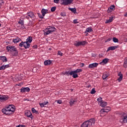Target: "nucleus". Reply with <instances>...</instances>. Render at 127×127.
<instances>
[{
    "instance_id": "nucleus-11",
    "label": "nucleus",
    "mask_w": 127,
    "mask_h": 127,
    "mask_svg": "<svg viewBox=\"0 0 127 127\" xmlns=\"http://www.w3.org/2000/svg\"><path fill=\"white\" fill-rule=\"evenodd\" d=\"M9 98V97L7 95H0V102L1 101H7Z\"/></svg>"
},
{
    "instance_id": "nucleus-7",
    "label": "nucleus",
    "mask_w": 127,
    "mask_h": 127,
    "mask_svg": "<svg viewBox=\"0 0 127 127\" xmlns=\"http://www.w3.org/2000/svg\"><path fill=\"white\" fill-rule=\"evenodd\" d=\"M73 75H72L73 78L74 79L76 78H78V73H80V72H82V69L78 68L75 70H73Z\"/></svg>"
},
{
    "instance_id": "nucleus-36",
    "label": "nucleus",
    "mask_w": 127,
    "mask_h": 127,
    "mask_svg": "<svg viewBox=\"0 0 127 127\" xmlns=\"http://www.w3.org/2000/svg\"><path fill=\"white\" fill-rule=\"evenodd\" d=\"M55 10H56V6L52 7L51 9V11H52V12H54Z\"/></svg>"
},
{
    "instance_id": "nucleus-19",
    "label": "nucleus",
    "mask_w": 127,
    "mask_h": 127,
    "mask_svg": "<svg viewBox=\"0 0 127 127\" xmlns=\"http://www.w3.org/2000/svg\"><path fill=\"white\" fill-rule=\"evenodd\" d=\"M41 13L43 16H45V14H46V13H48V9L43 8L41 10Z\"/></svg>"
},
{
    "instance_id": "nucleus-45",
    "label": "nucleus",
    "mask_w": 127,
    "mask_h": 127,
    "mask_svg": "<svg viewBox=\"0 0 127 127\" xmlns=\"http://www.w3.org/2000/svg\"><path fill=\"white\" fill-rule=\"evenodd\" d=\"M39 105H40V107H41V108H43V107H44V103H39Z\"/></svg>"
},
{
    "instance_id": "nucleus-18",
    "label": "nucleus",
    "mask_w": 127,
    "mask_h": 127,
    "mask_svg": "<svg viewBox=\"0 0 127 127\" xmlns=\"http://www.w3.org/2000/svg\"><path fill=\"white\" fill-rule=\"evenodd\" d=\"M110 111H111V107H108L107 111L105 109H102L100 110V113H101V114H105V113H108Z\"/></svg>"
},
{
    "instance_id": "nucleus-16",
    "label": "nucleus",
    "mask_w": 127,
    "mask_h": 127,
    "mask_svg": "<svg viewBox=\"0 0 127 127\" xmlns=\"http://www.w3.org/2000/svg\"><path fill=\"white\" fill-rule=\"evenodd\" d=\"M109 60H110V59H108V58H106L102 60V61L100 63V65H104V64H107V63H108L109 62Z\"/></svg>"
},
{
    "instance_id": "nucleus-54",
    "label": "nucleus",
    "mask_w": 127,
    "mask_h": 127,
    "mask_svg": "<svg viewBox=\"0 0 127 127\" xmlns=\"http://www.w3.org/2000/svg\"><path fill=\"white\" fill-rule=\"evenodd\" d=\"M84 66H85V64H81V67H84Z\"/></svg>"
},
{
    "instance_id": "nucleus-38",
    "label": "nucleus",
    "mask_w": 127,
    "mask_h": 127,
    "mask_svg": "<svg viewBox=\"0 0 127 127\" xmlns=\"http://www.w3.org/2000/svg\"><path fill=\"white\" fill-rule=\"evenodd\" d=\"M58 55H59L60 56H63V53H62L61 51H59L58 52Z\"/></svg>"
},
{
    "instance_id": "nucleus-15",
    "label": "nucleus",
    "mask_w": 127,
    "mask_h": 127,
    "mask_svg": "<svg viewBox=\"0 0 127 127\" xmlns=\"http://www.w3.org/2000/svg\"><path fill=\"white\" fill-rule=\"evenodd\" d=\"M52 62H53V61H51L50 60H46L44 63L45 66H48L49 65H51V64H52Z\"/></svg>"
},
{
    "instance_id": "nucleus-49",
    "label": "nucleus",
    "mask_w": 127,
    "mask_h": 127,
    "mask_svg": "<svg viewBox=\"0 0 127 127\" xmlns=\"http://www.w3.org/2000/svg\"><path fill=\"white\" fill-rule=\"evenodd\" d=\"M112 40V38H108L106 41V42H109V41H111Z\"/></svg>"
},
{
    "instance_id": "nucleus-6",
    "label": "nucleus",
    "mask_w": 127,
    "mask_h": 127,
    "mask_svg": "<svg viewBox=\"0 0 127 127\" xmlns=\"http://www.w3.org/2000/svg\"><path fill=\"white\" fill-rule=\"evenodd\" d=\"M61 4L63 5H69L73 2V0H61Z\"/></svg>"
},
{
    "instance_id": "nucleus-13",
    "label": "nucleus",
    "mask_w": 127,
    "mask_h": 127,
    "mask_svg": "<svg viewBox=\"0 0 127 127\" xmlns=\"http://www.w3.org/2000/svg\"><path fill=\"white\" fill-rule=\"evenodd\" d=\"M18 23H19L20 28H22V29H24V28H25V26H24V23L23 21V20H21L20 19L19 20V21L18 22Z\"/></svg>"
},
{
    "instance_id": "nucleus-43",
    "label": "nucleus",
    "mask_w": 127,
    "mask_h": 127,
    "mask_svg": "<svg viewBox=\"0 0 127 127\" xmlns=\"http://www.w3.org/2000/svg\"><path fill=\"white\" fill-rule=\"evenodd\" d=\"M43 104H44V106H46V105H48V104H49V102L48 101H46L44 102Z\"/></svg>"
},
{
    "instance_id": "nucleus-44",
    "label": "nucleus",
    "mask_w": 127,
    "mask_h": 127,
    "mask_svg": "<svg viewBox=\"0 0 127 127\" xmlns=\"http://www.w3.org/2000/svg\"><path fill=\"white\" fill-rule=\"evenodd\" d=\"M61 15L62 16H66V13H64V12H62L61 13Z\"/></svg>"
},
{
    "instance_id": "nucleus-12",
    "label": "nucleus",
    "mask_w": 127,
    "mask_h": 127,
    "mask_svg": "<svg viewBox=\"0 0 127 127\" xmlns=\"http://www.w3.org/2000/svg\"><path fill=\"white\" fill-rule=\"evenodd\" d=\"M30 88L29 87H22L20 89L21 93H25L26 92H30Z\"/></svg>"
},
{
    "instance_id": "nucleus-25",
    "label": "nucleus",
    "mask_w": 127,
    "mask_h": 127,
    "mask_svg": "<svg viewBox=\"0 0 127 127\" xmlns=\"http://www.w3.org/2000/svg\"><path fill=\"white\" fill-rule=\"evenodd\" d=\"M114 19V17H110L108 20H106L105 21V23H110V22H112L113 20Z\"/></svg>"
},
{
    "instance_id": "nucleus-14",
    "label": "nucleus",
    "mask_w": 127,
    "mask_h": 127,
    "mask_svg": "<svg viewBox=\"0 0 127 127\" xmlns=\"http://www.w3.org/2000/svg\"><path fill=\"white\" fill-rule=\"evenodd\" d=\"M98 65H99V64L97 63L91 64H89L88 68H89L90 69H92V68H96V67L98 66Z\"/></svg>"
},
{
    "instance_id": "nucleus-58",
    "label": "nucleus",
    "mask_w": 127,
    "mask_h": 127,
    "mask_svg": "<svg viewBox=\"0 0 127 127\" xmlns=\"http://www.w3.org/2000/svg\"><path fill=\"white\" fill-rule=\"evenodd\" d=\"M0 26H1V24L0 23Z\"/></svg>"
},
{
    "instance_id": "nucleus-32",
    "label": "nucleus",
    "mask_w": 127,
    "mask_h": 127,
    "mask_svg": "<svg viewBox=\"0 0 127 127\" xmlns=\"http://www.w3.org/2000/svg\"><path fill=\"white\" fill-rule=\"evenodd\" d=\"M113 42H114L115 43H118V42H119V39H118V38H116V37H113Z\"/></svg>"
},
{
    "instance_id": "nucleus-26",
    "label": "nucleus",
    "mask_w": 127,
    "mask_h": 127,
    "mask_svg": "<svg viewBox=\"0 0 127 127\" xmlns=\"http://www.w3.org/2000/svg\"><path fill=\"white\" fill-rule=\"evenodd\" d=\"M100 105L102 108H104V107H106L107 105H108V103H107V102L102 101V102L100 103Z\"/></svg>"
},
{
    "instance_id": "nucleus-42",
    "label": "nucleus",
    "mask_w": 127,
    "mask_h": 127,
    "mask_svg": "<svg viewBox=\"0 0 127 127\" xmlns=\"http://www.w3.org/2000/svg\"><path fill=\"white\" fill-rule=\"evenodd\" d=\"M73 23L74 24H76L77 23H79V22H78L77 19H74V20H73Z\"/></svg>"
},
{
    "instance_id": "nucleus-50",
    "label": "nucleus",
    "mask_w": 127,
    "mask_h": 127,
    "mask_svg": "<svg viewBox=\"0 0 127 127\" xmlns=\"http://www.w3.org/2000/svg\"><path fill=\"white\" fill-rule=\"evenodd\" d=\"M124 64H127V59H125V62H124Z\"/></svg>"
},
{
    "instance_id": "nucleus-3",
    "label": "nucleus",
    "mask_w": 127,
    "mask_h": 127,
    "mask_svg": "<svg viewBox=\"0 0 127 127\" xmlns=\"http://www.w3.org/2000/svg\"><path fill=\"white\" fill-rule=\"evenodd\" d=\"M6 50L8 52H13V56H17L18 55V51L15 47L12 46H7L6 47Z\"/></svg>"
},
{
    "instance_id": "nucleus-52",
    "label": "nucleus",
    "mask_w": 127,
    "mask_h": 127,
    "mask_svg": "<svg viewBox=\"0 0 127 127\" xmlns=\"http://www.w3.org/2000/svg\"><path fill=\"white\" fill-rule=\"evenodd\" d=\"M124 67L125 68H127V64H124Z\"/></svg>"
},
{
    "instance_id": "nucleus-57",
    "label": "nucleus",
    "mask_w": 127,
    "mask_h": 127,
    "mask_svg": "<svg viewBox=\"0 0 127 127\" xmlns=\"http://www.w3.org/2000/svg\"><path fill=\"white\" fill-rule=\"evenodd\" d=\"M104 109H105L106 111H108V107H107V108H105Z\"/></svg>"
},
{
    "instance_id": "nucleus-53",
    "label": "nucleus",
    "mask_w": 127,
    "mask_h": 127,
    "mask_svg": "<svg viewBox=\"0 0 127 127\" xmlns=\"http://www.w3.org/2000/svg\"><path fill=\"white\" fill-rule=\"evenodd\" d=\"M32 47H33V48H37V45H35L33 46Z\"/></svg>"
},
{
    "instance_id": "nucleus-10",
    "label": "nucleus",
    "mask_w": 127,
    "mask_h": 127,
    "mask_svg": "<svg viewBox=\"0 0 127 127\" xmlns=\"http://www.w3.org/2000/svg\"><path fill=\"white\" fill-rule=\"evenodd\" d=\"M25 115L26 116V117H27V118H31V119H32L33 118V116H32V113H31V112H30V111L29 110L25 112Z\"/></svg>"
},
{
    "instance_id": "nucleus-46",
    "label": "nucleus",
    "mask_w": 127,
    "mask_h": 127,
    "mask_svg": "<svg viewBox=\"0 0 127 127\" xmlns=\"http://www.w3.org/2000/svg\"><path fill=\"white\" fill-rule=\"evenodd\" d=\"M60 1V0H54V2H55V3H59Z\"/></svg>"
},
{
    "instance_id": "nucleus-35",
    "label": "nucleus",
    "mask_w": 127,
    "mask_h": 127,
    "mask_svg": "<svg viewBox=\"0 0 127 127\" xmlns=\"http://www.w3.org/2000/svg\"><path fill=\"white\" fill-rule=\"evenodd\" d=\"M90 94H92V95L94 94H96V90H95V88H93L91 92H90Z\"/></svg>"
},
{
    "instance_id": "nucleus-55",
    "label": "nucleus",
    "mask_w": 127,
    "mask_h": 127,
    "mask_svg": "<svg viewBox=\"0 0 127 127\" xmlns=\"http://www.w3.org/2000/svg\"><path fill=\"white\" fill-rule=\"evenodd\" d=\"M124 16L127 17V13H126L124 15Z\"/></svg>"
},
{
    "instance_id": "nucleus-37",
    "label": "nucleus",
    "mask_w": 127,
    "mask_h": 127,
    "mask_svg": "<svg viewBox=\"0 0 127 127\" xmlns=\"http://www.w3.org/2000/svg\"><path fill=\"white\" fill-rule=\"evenodd\" d=\"M37 14L40 18H41V19L44 18L43 15H41L40 13H38Z\"/></svg>"
},
{
    "instance_id": "nucleus-33",
    "label": "nucleus",
    "mask_w": 127,
    "mask_h": 127,
    "mask_svg": "<svg viewBox=\"0 0 127 127\" xmlns=\"http://www.w3.org/2000/svg\"><path fill=\"white\" fill-rule=\"evenodd\" d=\"M74 46H76V47H79V46H81L80 45V42H77L76 41L75 43H74Z\"/></svg>"
},
{
    "instance_id": "nucleus-1",
    "label": "nucleus",
    "mask_w": 127,
    "mask_h": 127,
    "mask_svg": "<svg viewBox=\"0 0 127 127\" xmlns=\"http://www.w3.org/2000/svg\"><path fill=\"white\" fill-rule=\"evenodd\" d=\"M2 113L5 115H11L13 113L15 112V109H14V105H9L5 107V108L2 109Z\"/></svg>"
},
{
    "instance_id": "nucleus-20",
    "label": "nucleus",
    "mask_w": 127,
    "mask_h": 127,
    "mask_svg": "<svg viewBox=\"0 0 127 127\" xmlns=\"http://www.w3.org/2000/svg\"><path fill=\"white\" fill-rule=\"evenodd\" d=\"M119 46H111L109 47L108 48L107 51H110V50H115V49H117V48H118Z\"/></svg>"
},
{
    "instance_id": "nucleus-28",
    "label": "nucleus",
    "mask_w": 127,
    "mask_h": 127,
    "mask_svg": "<svg viewBox=\"0 0 127 127\" xmlns=\"http://www.w3.org/2000/svg\"><path fill=\"white\" fill-rule=\"evenodd\" d=\"M79 43H80V46L81 45L82 46H84L86 45V44H88V42H86L85 41L79 42Z\"/></svg>"
},
{
    "instance_id": "nucleus-47",
    "label": "nucleus",
    "mask_w": 127,
    "mask_h": 127,
    "mask_svg": "<svg viewBox=\"0 0 127 127\" xmlns=\"http://www.w3.org/2000/svg\"><path fill=\"white\" fill-rule=\"evenodd\" d=\"M108 12L110 13V12H112V11H113L112 9H111L110 8H108V10H107Z\"/></svg>"
},
{
    "instance_id": "nucleus-5",
    "label": "nucleus",
    "mask_w": 127,
    "mask_h": 127,
    "mask_svg": "<svg viewBox=\"0 0 127 127\" xmlns=\"http://www.w3.org/2000/svg\"><path fill=\"white\" fill-rule=\"evenodd\" d=\"M92 124H95V119H91L87 121L84 122L81 126V127H89L92 126Z\"/></svg>"
},
{
    "instance_id": "nucleus-39",
    "label": "nucleus",
    "mask_w": 127,
    "mask_h": 127,
    "mask_svg": "<svg viewBox=\"0 0 127 127\" xmlns=\"http://www.w3.org/2000/svg\"><path fill=\"white\" fill-rule=\"evenodd\" d=\"M5 69V67H4V65H2L0 67V70H4Z\"/></svg>"
},
{
    "instance_id": "nucleus-21",
    "label": "nucleus",
    "mask_w": 127,
    "mask_h": 127,
    "mask_svg": "<svg viewBox=\"0 0 127 127\" xmlns=\"http://www.w3.org/2000/svg\"><path fill=\"white\" fill-rule=\"evenodd\" d=\"M0 60L2 61L3 63L7 62V58L6 56H0Z\"/></svg>"
},
{
    "instance_id": "nucleus-30",
    "label": "nucleus",
    "mask_w": 127,
    "mask_h": 127,
    "mask_svg": "<svg viewBox=\"0 0 127 127\" xmlns=\"http://www.w3.org/2000/svg\"><path fill=\"white\" fill-rule=\"evenodd\" d=\"M75 102H77V100H76V99H74V100L71 99L70 100V101L69 102L70 105L73 106V105H74V104H75Z\"/></svg>"
},
{
    "instance_id": "nucleus-24",
    "label": "nucleus",
    "mask_w": 127,
    "mask_h": 127,
    "mask_svg": "<svg viewBox=\"0 0 127 127\" xmlns=\"http://www.w3.org/2000/svg\"><path fill=\"white\" fill-rule=\"evenodd\" d=\"M118 76H119V77L118 78V81H119V82H121V81L123 80V74H122V72H120L118 73Z\"/></svg>"
},
{
    "instance_id": "nucleus-34",
    "label": "nucleus",
    "mask_w": 127,
    "mask_h": 127,
    "mask_svg": "<svg viewBox=\"0 0 127 127\" xmlns=\"http://www.w3.org/2000/svg\"><path fill=\"white\" fill-rule=\"evenodd\" d=\"M97 101L99 102V104L103 102V98L102 97H99L97 99Z\"/></svg>"
},
{
    "instance_id": "nucleus-48",
    "label": "nucleus",
    "mask_w": 127,
    "mask_h": 127,
    "mask_svg": "<svg viewBox=\"0 0 127 127\" xmlns=\"http://www.w3.org/2000/svg\"><path fill=\"white\" fill-rule=\"evenodd\" d=\"M4 67H5V69L6 68H8V67H9V64L4 65Z\"/></svg>"
},
{
    "instance_id": "nucleus-41",
    "label": "nucleus",
    "mask_w": 127,
    "mask_h": 127,
    "mask_svg": "<svg viewBox=\"0 0 127 127\" xmlns=\"http://www.w3.org/2000/svg\"><path fill=\"white\" fill-rule=\"evenodd\" d=\"M57 102L58 103V104H59L60 105H61V104H62V100H57Z\"/></svg>"
},
{
    "instance_id": "nucleus-59",
    "label": "nucleus",
    "mask_w": 127,
    "mask_h": 127,
    "mask_svg": "<svg viewBox=\"0 0 127 127\" xmlns=\"http://www.w3.org/2000/svg\"><path fill=\"white\" fill-rule=\"evenodd\" d=\"M49 50H51V48H50V49H49Z\"/></svg>"
},
{
    "instance_id": "nucleus-23",
    "label": "nucleus",
    "mask_w": 127,
    "mask_h": 127,
    "mask_svg": "<svg viewBox=\"0 0 127 127\" xmlns=\"http://www.w3.org/2000/svg\"><path fill=\"white\" fill-rule=\"evenodd\" d=\"M21 39L19 38L18 37H17L16 38L13 39V42L14 43H17V42H19V41H21Z\"/></svg>"
},
{
    "instance_id": "nucleus-51",
    "label": "nucleus",
    "mask_w": 127,
    "mask_h": 127,
    "mask_svg": "<svg viewBox=\"0 0 127 127\" xmlns=\"http://www.w3.org/2000/svg\"><path fill=\"white\" fill-rule=\"evenodd\" d=\"M24 17L25 18H26V19H29V17L28 16V15L25 16Z\"/></svg>"
},
{
    "instance_id": "nucleus-22",
    "label": "nucleus",
    "mask_w": 127,
    "mask_h": 127,
    "mask_svg": "<svg viewBox=\"0 0 127 127\" xmlns=\"http://www.w3.org/2000/svg\"><path fill=\"white\" fill-rule=\"evenodd\" d=\"M87 32H93V29L91 27H89L86 28V30L84 32V33H87Z\"/></svg>"
},
{
    "instance_id": "nucleus-2",
    "label": "nucleus",
    "mask_w": 127,
    "mask_h": 127,
    "mask_svg": "<svg viewBox=\"0 0 127 127\" xmlns=\"http://www.w3.org/2000/svg\"><path fill=\"white\" fill-rule=\"evenodd\" d=\"M32 37L29 36L26 40V42H22L20 43L19 45V46L20 47H23L25 48V49H27L30 47V44L31 42H32Z\"/></svg>"
},
{
    "instance_id": "nucleus-29",
    "label": "nucleus",
    "mask_w": 127,
    "mask_h": 127,
    "mask_svg": "<svg viewBox=\"0 0 127 127\" xmlns=\"http://www.w3.org/2000/svg\"><path fill=\"white\" fill-rule=\"evenodd\" d=\"M108 77H109V74H108L107 73H104L102 76V78H103V80H105V79H107V78H108Z\"/></svg>"
},
{
    "instance_id": "nucleus-9",
    "label": "nucleus",
    "mask_w": 127,
    "mask_h": 127,
    "mask_svg": "<svg viewBox=\"0 0 127 127\" xmlns=\"http://www.w3.org/2000/svg\"><path fill=\"white\" fill-rule=\"evenodd\" d=\"M122 122L124 123L125 124H127V113H122Z\"/></svg>"
},
{
    "instance_id": "nucleus-31",
    "label": "nucleus",
    "mask_w": 127,
    "mask_h": 127,
    "mask_svg": "<svg viewBox=\"0 0 127 127\" xmlns=\"http://www.w3.org/2000/svg\"><path fill=\"white\" fill-rule=\"evenodd\" d=\"M31 111H32V113H33V114H36V115H38L39 114L38 111H36V110H35L34 108H32L31 109Z\"/></svg>"
},
{
    "instance_id": "nucleus-17",
    "label": "nucleus",
    "mask_w": 127,
    "mask_h": 127,
    "mask_svg": "<svg viewBox=\"0 0 127 127\" xmlns=\"http://www.w3.org/2000/svg\"><path fill=\"white\" fill-rule=\"evenodd\" d=\"M64 75H66V76H72L74 75V72H73V70L65 71L64 73Z\"/></svg>"
},
{
    "instance_id": "nucleus-27",
    "label": "nucleus",
    "mask_w": 127,
    "mask_h": 127,
    "mask_svg": "<svg viewBox=\"0 0 127 127\" xmlns=\"http://www.w3.org/2000/svg\"><path fill=\"white\" fill-rule=\"evenodd\" d=\"M69 10H70L72 12H73V13H76L77 12V10L76 9V8H68Z\"/></svg>"
},
{
    "instance_id": "nucleus-4",
    "label": "nucleus",
    "mask_w": 127,
    "mask_h": 127,
    "mask_svg": "<svg viewBox=\"0 0 127 127\" xmlns=\"http://www.w3.org/2000/svg\"><path fill=\"white\" fill-rule=\"evenodd\" d=\"M56 28L52 26H48L45 30L44 34V35H48V34H51L52 32H54L56 30Z\"/></svg>"
},
{
    "instance_id": "nucleus-56",
    "label": "nucleus",
    "mask_w": 127,
    "mask_h": 127,
    "mask_svg": "<svg viewBox=\"0 0 127 127\" xmlns=\"http://www.w3.org/2000/svg\"><path fill=\"white\" fill-rule=\"evenodd\" d=\"M90 87H91V85H89L88 86V88H90Z\"/></svg>"
},
{
    "instance_id": "nucleus-40",
    "label": "nucleus",
    "mask_w": 127,
    "mask_h": 127,
    "mask_svg": "<svg viewBox=\"0 0 127 127\" xmlns=\"http://www.w3.org/2000/svg\"><path fill=\"white\" fill-rule=\"evenodd\" d=\"M110 9H112V10H114L115 9V5H112L110 7Z\"/></svg>"
},
{
    "instance_id": "nucleus-8",
    "label": "nucleus",
    "mask_w": 127,
    "mask_h": 127,
    "mask_svg": "<svg viewBox=\"0 0 127 127\" xmlns=\"http://www.w3.org/2000/svg\"><path fill=\"white\" fill-rule=\"evenodd\" d=\"M27 15L29 17L31 18L32 20L36 19V16H35V14H34V13H33V12H29L27 13Z\"/></svg>"
}]
</instances>
